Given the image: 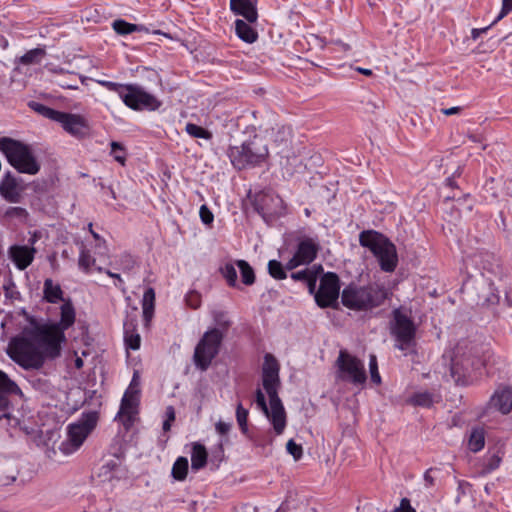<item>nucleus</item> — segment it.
<instances>
[{"mask_svg":"<svg viewBox=\"0 0 512 512\" xmlns=\"http://www.w3.org/2000/svg\"><path fill=\"white\" fill-rule=\"evenodd\" d=\"M0 45L2 46L3 49L7 48L8 47V41L7 39L0 35Z\"/></svg>","mask_w":512,"mask_h":512,"instance_id":"obj_62","label":"nucleus"},{"mask_svg":"<svg viewBox=\"0 0 512 512\" xmlns=\"http://www.w3.org/2000/svg\"><path fill=\"white\" fill-rule=\"evenodd\" d=\"M356 71L366 76H371L373 74L372 70L361 67H357Z\"/></svg>","mask_w":512,"mask_h":512,"instance_id":"obj_58","label":"nucleus"},{"mask_svg":"<svg viewBox=\"0 0 512 512\" xmlns=\"http://www.w3.org/2000/svg\"><path fill=\"white\" fill-rule=\"evenodd\" d=\"M28 106L33 110L35 111L36 113L42 115L43 117L45 118H48L50 120H53L56 122L57 120V117L60 113V111L58 110H54L48 106H45L44 104H41L39 102H36V101H30L28 103Z\"/></svg>","mask_w":512,"mask_h":512,"instance_id":"obj_28","label":"nucleus"},{"mask_svg":"<svg viewBox=\"0 0 512 512\" xmlns=\"http://www.w3.org/2000/svg\"><path fill=\"white\" fill-rule=\"evenodd\" d=\"M166 420L174 421L175 420V410L172 406H168L166 408Z\"/></svg>","mask_w":512,"mask_h":512,"instance_id":"obj_56","label":"nucleus"},{"mask_svg":"<svg viewBox=\"0 0 512 512\" xmlns=\"http://www.w3.org/2000/svg\"><path fill=\"white\" fill-rule=\"evenodd\" d=\"M512 10V0H502V9L495 22L502 19Z\"/></svg>","mask_w":512,"mask_h":512,"instance_id":"obj_48","label":"nucleus"},{"mask_svg":"<svg viewBox=\"0 0 512 512\" xmlns=\"http://www.w3.org/2000/svg\"><path fill=\"white\" fill-rule=\"evenodd\" d=\"M490 405L504 415L510 413L512 410V388L503 387L496 390L490 399Z\"/></svg>","mask_w":512,"mask_h":512,"instance_id":"obj_20","label":"nucleus"},{"mask_svg":"<svg viewBox=\"0 0 512 512\" xmlns=\"http://www.w3.org/2000/svg\"><path fill=\"white\" fill-rule=\"evenodd\" d=\"M340 294V279L334 272H327L320 278L318 290L315 289L314 299L321 308L332 307Z\"/></svg>","mask_w":512,"mask_h":512,"instance_id":"obj_11","label":"nucleus"},{"mask_svg":"<svg viewBox=\"0 0 512 512\" xmlns=\"http://www.w3.org/2000/svg\"><path fill=\"white\" fill-rule=\"evenodd\" d=\"M236 265L241 273V280L245 285H252L255 282V273L253 268L245 260H237Z\"/></svg>","mask_w":512,"mask_h":512,"instance_id":"obj_29","label":"nucleus"},{"mask_svg":"<svg viewBox=\"0 0 512 512\" xmlns=\"http://www.w3.org/2000/svg\"><path fill=\"white\" fill-rule=\"evenodd\" d=\"M185 131L191 136V137H194V138H202V139H211L212 135L211 133L194 124V123H187L186 124V127H185Z\"/></svg>","mask_w":512,"mask_h":512,"instance_id":"obj_34","label":"nucleus"},{"mask_svg":"<svg viewBox=\"0 0 512 512\" xmlns=\"http://www.w3.org/2000/svg\"><path fill=\"white\" fill-rule=\"evenodd\" d=\"M56 122L60 123L67 133L76 138H84L90 131L87 119L79 114L60 111Z\"/></svg>","mask_w":512,"mask_h":512,"instance_id":"obj_13","label":"nucleus"},{"mask_svg":"<svg viewBox=\"0 0 512 512\" xmlns=\"http://www.w3.org/2000/svg\"><path fill=\"white\" fill-rule=\"evenodd\" d=\"M488 29H489V27L480 28V29H478V28H474V29H472V31H471V37H472V39H473V40L478 39V37H479L481 34L485 33Z\"/></svg>","mask_w":512,"mask_h":512,"instance_id":"obj_54","label":"nucleus"},{"mask_svg":"<svg viewBox=\"0 0 512 512\" xmlns=\"http://www.w3.org/2000/svg\"><path fill=\"white\" fill-rule=\"evenodd\" d=\"M111 154L113 155L114 159L121 165L125 164L126 154L124 152L123 146L120 143L115 141L111 142Z\"/></svg>","mask_w":512,"mask_h":512,"instance_id":"obj_40","label":"nucleus"},{"mask_svg":"<svg viewBox=\"0 0 512 512\" xmlns=\"http://www.w3.org/2000/svg\"><path fill=\"white\" fill-rule=\"evenodd\" d=\"M221 273H222L223 277L226 279L229 286H231V287L237 286V271L233 264L226 263L221 268Z\"/></svg>","mask_w":512,"mask_h":512,"instance_id":"obj_35","label":"nucleus"},{"mask_svg":"<svg viewBox=\"0 0 512 512\" xmlns=\"http://www.w3.org/2000/svg\"><path fill=\"white\" fill-rule=\"evenodd\" d=\"M286 449L289 454L293 456L295 460H299L302 457L303 449L302 446L297 444L293 439H290L286 444Z\"/></svg>","mask_w":512,"mask_h":512,"instance_id":"obj_42","label":"nucleus"},{"mask_svg":"<svg viewBox=\"0 0 512 512\" xmlns=\"http://www.w3.org/2000/svg\"><path fill=\"white\" fill-rule=\"evenodd\" d=\"M503 40L505 41L506 45L512 46V32L505 36Z\"/></svg>","mask_w":512,"mask_h":512,"instance_id":"obj_61","label":"nucleus"},{"mask_svg":"<svg viewBox=\"0 0 512 512\" xmlns=\"http://www.w3.org/2000/svg\"><path fill=\"white\" fill-rule=\"evenodd\" d=\"M286 270V265L283 266L282 263L277 260H270L268 262V273L276 280L285 279L287 277Z\"/></svg>","mask_w":512,"mask_h":512,"instance_id":"obj_33","label":"nucleus"},{"mask_svg":"<svg viewBox=\"0 0 512 512\" xmlns=\"http://www.w3.org/2000/svg\"><path fill=\"white\" fill-rule=\"evenodd\" d=\"M58 84H59V86H61L62 88H65V89L77 90L79 88V85L77 82L67 84L66 81H60Z\"/></svg>","mask_w":512,"mask_h":512,"instance_id":"obj_55","label":"nucleus"},{"mask_svg":"<svg viewBox=\"0 0 512 512\" xmlns=\"http://www.w3.org/2000/svg\"><path fill=\"white\" fill-rule=\"evenodd\" d=\"M97 421V413L89 412L82 414L76 422L70 423L67 426V438L61 442L59 450L65 455L76 452L94 430Z\"/></svg>","mask_w":512,"mask_h":512,"instance_id":"obj_6","label":"nucleus"},{"mask_svg":"<svg viewBox=\"0 0 512 512\" xmlns=\"http://www.w3.org/2000/svg\"><path fill=\"white\" fill-rule=\"evenodd\" d=\"M369 368L372 382L379 384L381 382V377L378 372L377 359L375 355L370 356Z\"/></svg>","mask_w":512,"mask_h":512,"instance_id":"obj_43","label":"nucleus"},{"mask_svg":"<svg viewBox=\"0 0 512 512\" xmlns=\"http://www.w3.org/2000/svg\"><path fill=\"white\" fill-rule=\"evenodd\" d=\"M252 23L237 19L235 21V31L237 36L246 43H254L258 38L257 31L251 26Z\"/></svg>","mask_w":512,"mask_h":512,"instance_id":"obj_22","label":"nucleus"},{"mask_svg":"<svg viewBox=\"0 0 512 512\" xmlns=\"http://www.w3.org/2000/svg\"><path fill=\"white\" fill-rule=\"evenodd\" d=\"M155 292L152 288H148L143 295V315L146 320L152 317L154 309Z\"/></svg>","mask_w":512,"mask_h":512,"instance_id":"obj_32","label":"nucleus"},{"mask_svg":"<svg viewBox=\"0 0 512 512\" xmlns=\"http://www.w3.org/2000/svg\"><path fill=\"white\" fill-rule=\"evenodd\" d=\"M97 82L100 85H102L103 87H105L106 89L118 93V95L120 96L121 99H122V95L125 94V92L127 90L126 88L128 86V85H123V84L106 81V80H98Z\"/></svg>","mask_w":512,"mask_h":512,"instance_id":"obj_41","label":"nucleus"},{"mask_svg":"<svg viewBox=\"0 0 512 512\" xmlns=\"http://www.w3.org/2000/svg\"><path fill=\"white\" fill-rule=\"evenodd\" d=\"M45 55V50L42 48H34L26 52L19 58V63L24 65L36 64L41 61Z\"/></svg>","mask_w":512,"mask_h":512,"instance_id":"obj_31","label":"nucleus"},{"mask_svg":"<svg viewBox=\"0 0 512 512\" xmlns=\"http://www.w3.org/2000/svg\"><path fill=\"white\" fill-rule=\"evenodd\" d=\"M105 273H106L108 276H110V277H112V278H115V279H117L120 283H122V279H121V277H120V275H119V274H117V273H113V272H111L110 270H106V271H105Z\"/></svg>","mask_w":512,"mask_h":512,"instance_id":"obj_60","label":"nucleus"},{"mask_svg":"<svg viewBox=\"0 0 512 512\" xmlns=\"http://www.w3.org/2000/svg\"><path fill=\"white\" fill-rule=\"evenodd\" d=\"M208 453L204 445L194 443L191 452V467L192 470L198 471L205 467L207 463Z\"/></svg>","mask_w":512,"mask_h":512,"instance_id":"obj_24","label":"nucleus"},{"mask_svg":"<svg viewBox=\"0 0 512 512\" xmlns=\"http://www.w3.org/2000/svg\"><path fill=\"white\" fill-rule=\"evenodd\" d=\"M394 512H416V511L410 505V501L407 498H403L400 502V506Z\"/></svg>","mask_w":512,"mask_h":512,"instance_id":"obj_49","label":"nucleus"},{"mask_svg":"<svg viewBox=\"0 0 512 512\" xmlns=\"http://www.w3.org/2000/svg\"><path fill=\"white\" fill-rule=\"evenodd\" d=\"M485 444L484 431L482 429H473L469 435L468 448L472 452L480 451Z\"/></svg>","mask_w":512,"mask_h":512,"instance_id":"obj_27","label":"nucleus"},{"mask_svg":"<svg viewBox=\"0 0 512 512\" xmlns=\"http://www.w3.org/2000/svg\"><path fill=\"white\" fill-rule=\"evenodd\" d=\"M126 89L125 94L122 95V101L133 110H156L161 105L155 96L140 86L130 84Z\"/></svg>","mask_w":512,"mask_h":512,"instance_id":"obj_12","label":"nucleus"},{"mask_svg":"<svg viewBox=\"0 0 512 512\" xmlns=\"http://www.w3.org/2000/svg\"><path fill=\"white\" fill-rule=\"evenodd\" d=\"M171 423H172V421H169V420H165V421L163 422V430H164L165 432H167V431H169V430H170V428H171Z\"/></svg>","mask_w":512,"mask_h":512,"instance_id":"obj_63","label":"nucleus"},{"mask_svg":"<svg viewBox=\"0 0 512 512\" xmlns=\"http://www.w3.org/2000/svg\"><path fill=\"white\" fill-rule=\"evenodd\" d=\"M199 214L202 222L206 225L211 224L214 220L213 213L208 209L206 205H202L200 207Z\"/></svg>","mask_w":512,"mask_h":512,"instance_id":"obj_46","label":"nucleus"},{"mask_svg":"<svg viewBox=\"0 0 512 512\" xmlns=\"http://www.w3.org/2000/svg\"><path fill=\"white\" fill-rule=\"evenodd\" d=\"M389 329L397 349L405 351L415 346L417 327L412 318L402 309L393 310Z\"/></svg>","mask_w":512,"mask_h":512,"instance_id":"obj_8","label":"nucleus"},{"mask_svg":"<svg viewBox=\"0 0 512 512\" xmlns=\"http://www.w3.org/2000/svg\"><path fill=\"white\" fill-rule=\"evenodd\" d=\"M462 111V107L455 106L451 108H444L441 110V112L446 116H451L454 114H459Z\"/></svg>","mask_w":512,"mask_h":512,"instance_id":"obj_53","label":"nucleus"},{"mask_svg":"<svg viewBox=\"0 0 512 512\" xmlns=\"http://www.w3.org/2000/svg\"><path fill=\"white\" fill-rule=\"evenodd\" d=\"M5 420L7 425H10V421L12 420L11 415L9 413L0 414V421Z\"/></svg>","mask_w":512,"mask_h":512,"instance_id":"obj_59","label":"nucleus"},{"mask_svg":"<svg viewBox=\"0 0 512 512\" xmlns=\"http://www.w3.org/2000/svg\"><path fill=\"white\" fill-rule=\"evenodd\" d=\"M501 458L497 455H492L483 466V473L487 474L497 469L500 465Z\"/></svg>","mask_w":512,"mask_h":512,"instance_id":"obj_44","label":"nucleus"},{"mask_svg":"<svg viewBox=\"0 0 512 512\" xmlns=\"http://www.w3.org/2000/svg\"><path fill=\"white\" fill-rule=\"evenodd\" d=\"M78 264L81 269L88 273L90 271L91 266L95 264V259L90 255V253L87 250L83 249L79 255Z\"/></svg>","mask_w":512,"mask_h":512,"instance_id":"obj_37","label":"nucleus"},{"mask_svg":"<svg viewBox=\"0 0 512 512\" xmlns=\"http://www.w3.org/2000/svg\"><path fill=\"white\" fill-rule=\"evenodd\" d=\"M36 249L26 245H13L8 250L9 258L19 270H25L34 260Z\"/></svg>","mask_w":512,"mask_h":512,"instance_id":"obj_16","label":"nucleus"},{"mask_svg":"<svg viewBox=\"0 0 512 512\" xmlns=\"http://www.w3.org/2000/svg\"><path fill=\"white\" fill-rule=\"evenodd\" d=\"M187 304L192 307L193 309H196L200 306V296L199 294L192 292L190 293L186 298Z\"/></svg>","mask_w":512,"mask_h":512,"instance_id":"obj_47","label":"nucleus"},{"mask_svg":"<svg viewBox=\"0 0 512 512\" xmlns=\"http://www.w3.org/2000/svg\"><path fill=\"white\" fill-rule=\"evenodd\" d=\"M215 324L218 326L217 329L220 331H226L230 326V321L224 311L216 310L212 313Z\"/></svg>","mask_w":512,"mask_h":512,"instance_id":"obj_38","label":"nucleus"},{"mask_svg":"<svg viewBox=\"0 0 512 512\" xmlns=\"http://www.w3.org/2000/svg\"><path fill=\"white\" fill-rule=\"evenodd\" d=\"M113 29L120 35H127L133 32H147V28L143 25L128 23L122 19L115 20L112 24Z\"/></svg>","mask_w":512,"mask_h":512,"instance_id":"obj_25","label":"nucleus"},{"mask_svg":"<svg viewBox=\"0 0 512 512\" xmlns=\"http://www.w3.org/2000/svg\"><path fill=\"white\" fill-rule=\"evenodd\" d=\"M386 298V289L376 283L367 286L349 284L341 293L342 304L356 311L370 310L378 307Z\"/></svg>","mask_w":512,"mask_h":512,"instance_id":"obj_3","label":"nucleus"},{"mask_svg":"<svg viewBox=\"0 0 512 512\" xmlns=\"http://www.w3.org/2000/svg\"><path fill=\"white\" fill-rule=\"evenodd\" d=\"M188 473V459L186 457H178L172 467V477L177 481L186 479Z\"/></svg>","mask_w":512,"mask_h":512,"instance_id":"obj_26","label":"nucleus"},{"mask_svg":"<svg viewBox=\"0 0 512 512\" xmlns=\"http://www.w3.org/2000/svg\"><path fill=\"white\" fill-rule=\"evenodd\" d=\"M257 2L258 0H230V8L247 22L255 23L258 19Z\"/></svg>","mask_w":512,"mask_h":512,"instance_id":"obj_18","label":"nucleus"},{"mask_svg":"<svg viewBox=\"0 0 512 512\" xmlns=\"http://www.w3.org/2000/svg\"><path fill=\"white\" fill-rule=\"evenodd\" d=\"M12 395L23 397V392L14 380L0 370V410H6L10 406L9 397Z\"/></svg>","mask_w":512,"mask_h":512,"instance_id":"obj_15","label":"nucleus"},{"mask_svg":"<svg viewBox=\"0 0 512 512\" xmlns=\"http://www.w3.org/2000/svg\"><path fill=\"white\" fill-rule=\"evenodd\" d=\"M433 472H434V469L430 468L424 474V481H425L426 487H431L435 484V478L432 475Z\"/></svg>","mask_w":512,"mask_h":512,"instance_id":"obj_51","label":"nucleus"},{"mask_svg":"<svg viewBox=\"0 0 512 512\" xmlns=\"http://www.w3.org/2000/svg\"><path fill=\"white\" fill-rule=\"evenodd\" d=\"M409 402L415 406L429 408L434 403V395L427 391L416 392L411 396Z\"/></svg>","mask_w":512,"mask_h":512,"instance_id":"obj_30","label":"nucleus"},{"mask_svg":"<svg viewBox=\"0 0 512 512\" xmlns=\"http://www.w3.org/2000/svg\"><path fill=\"white\" fill-rule=\"evenodd\" d=\"M279 363L271 354H266L262 368V384L268 394L270 407L267 406L265 395L261 389L256 391V404L273 425L277 435L283 433L286 427V412L278 396L280 387Z\"/></svg>","mask_w":512,"mask_h":512,"instance_id":"obj_2","label":"nucleus"},{"mask_svg":"<svg viewBox=\"0 0 512 512\" xmlns=\"http://www.w3.org/2000/svg\"><path fill=\"white\" fill-rule=\"evenodd\" d=\"M122 258H123L124 264H126V268L130 269L134 264L133 259L129 255H124Z\"/></svg>","mask_w":512,"mask_h":512,"instance_id":"obj_57","label":"nucleus"},{"mask_svg":"<svg viewBox=\"0 0 512 512\" xmlns=\"http://www.w3.org/2000/svg\"><path fill=\"white\" fill-rule=\"evenodd\" d=\"M236 419L240 429L245 433L247 431L248 410L241 403H238L236 408Z\"/></svg>","mask_w":512,"mask_h":512,"instance_id":"obj_39","label":"nucleus"},{"mask_svg":"<svg viewBox=\"0 0 512 512\" xmlns=\"http://www.w3.org/2000/svg\"><path fill=\"white\" fill-rule=\"evenodd\" d=\"M336 367L337 378L342 381L359 386L363 385L367 380L363 362L346 350L339 351Z\"/></svg>","mask_w":512,"mask_h":512,"instance_id":"obj_10","label":"nucleus"},{"mask_svg":"<svg viewBox=\"0 0 512 512\" xmlns=\"http://www.w3.org/2000/svg\"><path fill=\"white\" fill-rule=\"evenodd\" d=\"M125 327V344L126 347L132 350H137L140 347V335L137 333L129 332L128 324L124 325Z\"/></svg>","mask_w":512,"mask_h":512,"instance_id":"obj_36","label":"nucleus"},{"mask_svg":"<svg viewBox=\"0 0 512 512\" xmlns=\"http://www.w3.org/2000/svg\"><path fill=\"white\" fill-rule=\"evenodd\" d=\"M0 151L6 156L8 162L21 173L34 175L40 169L29 147L19 141L1 138Z\"/></svg>","mask_w":512,"mask_h":512,"instance_id":"obj_5","label":"nucleus"},{"mask_svg":"<svg viewBox=\"0 0 512 512\" xmlns=\"http://www.w3.org/2000/svg\"><path fill=\"white\" fill-rule=\"evenodd\" d=\"M140 390L127 388L121 401L119 416L126 417L129 422L132 421L133 415L139 403Z\"/></svg>","mask_w":512,"mask_h":512,"instance_id":"obj_21","label":"nucleus"},{"mask_svg":"<svg viewBox=\"0 0 512 512\" xmlns=\"http://www.w3.org/2000/svg\"><path fill=\"white\" fill-rule=\"evenodd\" d=\"M5 215L10 218H25L28 215V213L26 209L22 207H10L6 210Z\"/></svg>","mask_w":512,"mask_h":512,"instance_id":"obj_45","label":"nucleus"},{"mask_svg":"<svg viewBox=\"0 0 512 512\" xmlns=\"http://www.w3.org/2000/svg\"><path fill=\"white\" fill-rule=\"evenodd\" d=\"M224 332L217 328L206 331L194 351L195 365L205 371L219 353Z\"/></svg>","mask_w":512,"mask_h":512,"instance_id":"obj_9","label":"nucleus"},{"mask_svg":"<svg viewBox=\"0 0 512 512\" xmlns=\"http://www.w3.org/2000/svg\"><path fill=\"white\" fill-rule=\"evenodd\" d=\"M267 155V146L256 137L242 143L240 146H233L229 149V157L233 166L237 169L258 165L265 160Z\"/></svg>","mask_w":512,"mask_h":512,"instance_id":"obj_7","label":"nucleus"},{"mask_svg":"<svg viewBox=\"0 0 512 512\" xmlns=\"http://www.w3.org/2000/svg\"><path fill=\"white\" fill-rule=\"evenodd\" d=\"M0 195L10 203L21 200V189L15 177L7 173L0 182Z\"/></svg>","mask_w":512,"mask_h":512,"instance_id":"obj_19","label":"nucleus"},{"mask_svg":"<svg viewBox=\"0 0 512 512\" xmlns=\"http://www.w3.org/2000/svg\"><path fill=\"white\" fill-rule=\"evenodd\" d=\"M323 273L322 265H313L301 271L291 273V278L294 281H300L307 285L310 294L315 293L316 283L320 275Z\"/></svg>","mask_w":512,"mask_h":512,"instance_id":"obj_17","label":"nucleus"},{"mask_svg":"<svg viewBox=\"0 0 512 512\" xmlns=\"http://www.w3.org/2000/svg\"><path fill=\"white\" fill-rule=\"evenodd\" d=\"M75 366H76V368H78V369L82 368V367H83V360H82L81 358H79V357H78V358L75 360Z\"/></svg>","mask_w":512,"mask_h":512,"instance_id":"obj_64","label":"nucleus"},{"mask_svg":"<svg viewBox=\"0 0 512 512\" xmlns=\"http://www.w3.org/2000/svg\"><path fill=\"white\" fill-rule=\"evenodd\" d=\"M360 245L368 248L379 260L380 267L385 272H393L397 266L395 245L382 234L368 230L359 235Z\"/></svg>","mask_w":512,"mask_h":512,"instance_id":"obj_4","label":"nucleus"},{"mask_svg":"<svg viewBox=\"0 0 512 512\" xmlns=\"http://www.w3.org/2000/svg\"><path fill=\"white\" fill-rule=\"evenodd\" d=\"M44 299L49 303L66 302L63 299V291L59 284H55L52 279H46L43 287Z\"/></svg>","mask_w":512,"mask_h":512,"instance_id":"obj_23","label":"nucleus"},{"mask_svg":"<svg viewBox=\"0 0 512 512\" xmlns=\"http://www.w3.org/2000/svg\"><path fill=\"white\" fill-rule=\"evenodd\" d=\"M76 313L71 301L60 307V321L36 324L30 337H14L6 349L12 361L25 370L40 369L47 359L61 356L62 344L66 342L65 331L75 323Z\"/></svg>","mask_w":512,"mask_h":512,"instance_id":"obj_1","label":"nucleus"},{"mask_svg":"<svg viewBox=\"0 0 512 512\" xmlns=\"http://www.w3.org/2000/svg\"><path fill=\"white\" fill-rule=\"evenodd\" d=\"M318 245L312 239L302 240L293 257L286 263V268L291 271L298 266L310 264L317 255Z\"/></svg>","mask_w":512,"mask_h":512,"instance_id":"obj_14","label":"nucleus"},{"mask_svg":"<svg viewBox=\"0 0 512 512\" xmlns=\"http://www.w3.org/2000/svg\"><path fill=\"white\" fill-rule=\"evenodd\" d=\"M216 431L221 435H226L231 429V423L218 421L215 425Z\"/></svg>","mask_w":512,"mask_h":512,"instance_id":"obj_50","label":"nucleus"},{"mask_svg":"<svg viewBox=\"0 0 512 512\" xmlns=\"http://www.w3.org/2000/svg\"><path fill=\"white\" fill-rule=\"evenodd\" d=\"M139 386H140V378H139V374L137 371L134 372L133 374V377H132V380L130 382V385H129V389H133V390H140L139 389Z\"/></svg>","mask_w":512,"mask_h":512,"instance_id":"obj_52","label":"nucleus"}]
</instances>
